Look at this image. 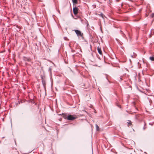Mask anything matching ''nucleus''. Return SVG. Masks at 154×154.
Instances as JSON below:
<instances>
[{
	"mask_svg": "<svg viewBox=\"0 0 154 154\" xmlns=\"http://www.w3.org/2000/svg\"><path fill=\"white\" fill-rule=\"evenodd\" d=\"M77 118V116L75 115H69L67 116V119L68 120H73Z\"/></svg>",
	"mask_w": 154,
	"mask_h": 154,
	"instance_id": "1",
	"label": "nucleus"
},
{
	"mask_svg": "<svg viewBox=\"0 0 154 154\" xmlns=\"http://www.w3.org/2000/svg\"><path fill=\"white\" fill-rule=\"evenodd\" d=\"M73 30L78 36H82L83 35V34L80 31L78 30Z\"/></svg>",
	"mask_w": 154,
	"mask_h": 154,
	"instance_id": "2",
	"label": "nucleus"
},
{
	"mask_svg": "<svg viewBox=\"0 0 154 154\" xmlns=\"http://www.w3.org/2000/svg\"><path fill=\"white\" fill-rule=\"evenodd\" d=\"M73 12L75 15H76L78 13V8L76 7H75L73 8Z\"/></svg>",
	"mask_w": 154,
	"mask_h": 154,
	"instance_id": "3",
	"label": "nucleus"
},
{
	"mask_svg": "<svg viewBox=\"0 0 154 154\" xmlns=\"http://www.w3.org/2000/svg\"><path fill=\"white\" fill-rule=\"evenodd\" d=\"M97 50L98 53L101 55H102V53L100 48L99 47H97Z\"/></svg>",
	"mask_w": 154,
	"mask_h": 154,
	"instance_id": "4",
	"label": "nucleus"
},
{
	"mask_svg": "<svg viewBox=\"0 0 154 154\" xmlns=\"http://www.w3.org/2000/svg\"><path fill=\"white\" fill-rule=\"evenodd\" d=\"M149 59L152 61H154V57H149Z\"/></svg>",
	"mask_w": 154,
	"mask_h": 154,
	"instance_id": "5",
	"label": "nucleus"
},
{
	"mask_svg": "<svg viewBox=\"0 0 154 154\" xmlns=\"http://www.w3.org/2000/svg\"><path fill=\"white\" fill-rule=\"evenodd\" d=\"M128 124V126H129L131 125V122L130 121H128L127 122Z\"/></svg>",
	"mask_w": 154,
	"mask_h": 154,
	"instance_id": "6",
	"label": "nucleus"
},
{
	"mask_svg": "<svg viewBox=\"0 0 154 154\" xmlns=\"http://www.w3.org/2000/svg\"><path fill=\"white\" fill-rule=\"evenodd\" d=\"M96 129L97 131H99V126L97 125H96Z\"/></svg>",
	"mask_w": 154,
	"mask_h": 154,
	"instance_id": "7",
	"label": "nucleus"
},
{
	"mask_svg": "<svg viewBox=\"0 0 154 154\" xmlns=\"http://www.w3.org/2000/svg\"><path fill=\"white\" fill-rule=\"evenodd\" d=\"M72 2L74 4H76L77 3V0H72Z\"/></svg>",
	"mask_w": 154,
	"mask_h": 154,
	"instance_id": "8",
	"label": "nucleus"
},
{
	"mask_svg": "<svg viewBox=\"0 0 154 154\" xmlns=\"http://www.w3.org/2000/svg\"><path fill=\"white\" fill-rule=\"evenodd\" d=\"M149 102L151 105H152V101L151 100H149Z\"/></svg>",
	"mask_w": 154,
	"mask_h": 154,
	"instance_id": "9",
	"label": "nucleus"
},
{
	"mask_svg": "<svg viewBox=\"0 0 154 154\" xmlns=\"http://www.w3.org/2000/svg\"><path fill=\"white\" fill-rule=\"evenodd\" d=\"M152 17H153L154 16V14H152Z\"/></svg>",
	"mask_w": 154,
	"mask_h": 154,
	"instance_id": "10",
	"label": "nucleus"
},
{
	"mask_svg": "<svg viewBox=\"0 0 154 154\" xmlns=\"http://www.w3.org/2000/svg\"><path fill=\"white\" fill-rule=\"evenodd\" d=\"M120 79L121 80H122V79L120 77Z\"/></svg>",
	"mask_w": 154,
	"mask_h": 154,
	"instance_id": "11",
	"label": "nucleus"
},
{
	"mask_svg": "<svg viewBox=\"0 0 154 154\" xmlns=\"http://www.w3.org/2000/svg\"><path fill=\"white\" fill-rule=\"evenodd\" d=\"M145 128H145V127H144L143 128V129H144V130H145Z\"/></svg>",
	"mask_w": 154,
	"mask_h": 154,
	"instance_id": "12",
	"label": "nucleus"
},
{
	"mask_svg": "<svg viewBox=\"0 0 154 154\" xmlns=\"http://www.w3.org/2000/svg\"><path fill=\"white\" fill-rule=\"evenodd\" d=\"M28 60H29H29H30V59H28Z\"/></svg>",
	"mask_w": 154,
	"mask_h": 154,
	"instance_id": "13",
	"label": "nucleus"
},
{
	"mask_svg": "<svg viewBox=\"0 0 154 154\" xmlns=\"http://www.w3.org/2000/svg\"><path fill=\"white\" fill-rule=\"evenodd\" d=\"M153 102H154V98L153 99Z\"/></svg>",
	"mask_w": 154,
	"mask_h": 154,
	"instance_id": "14",
	"label": "nucleus"
}]
</instances>
